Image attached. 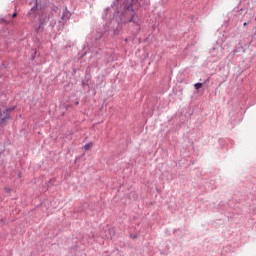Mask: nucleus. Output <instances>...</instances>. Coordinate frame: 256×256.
<instances>
[{
    "label": "nucleus",
    "instance_id": "obj_1",
    "mask_svg": "<svg viewBox=\"0 0 256 256\" xmlns=\"http://www.w3.org/2000/svg\"><path fill=\"white\" fill-rule=\"evenodd\" d=\"M135 3V0H126V3L124 4V7L126 9L125 14L130 15L131 19L128 20V23H131L133 21V17H135V11H133V5Z\"/></svg>",
    "mask_w": 256,
    "mask_h": 256
},
{
    "label": "nucleus",
    "instance_id": "obj_2",
    "mask_svg": "<svg viewBox=\"0 0 256 256\" xmlns=\"http://www.w3.org/2000/svg\"><path fill=\"white\" fill-rule=\"evenodd\" d=\"M12 110L13 108H8L4 112L0 113V123H5V121L9 119V114L11 113Z\"/></svg>",
    "mask_w": 256,
    "mask_h": 256
},
{
    "label": "nucleus",
    "instance_id": "obj_3",
    "mask_svg": "<svg viewBox=\"0 0 256 256\" xmlns=\"http://www.w3.org/2000/svg\"><path fill=\"white\" fill-rule=\"evenodd\" d=\"M207 81H209V80H206V81L204 82V84H203V83H196V84H194L195 89H196L197 91H199V89H201V88L203 87V85H205V83H207Z\"/></svg>",
    "mask_w": 256,
    "mask_h": 256
},
{
    "label": "nucleus",
    "instance_id": "obj_4",
    "mask_svg": "<svg viewBox=\"0 0 256 256\" xmlns=\"http://www.w3.org/2000/svg\"><path fill=\"white\" fill-rule=\"evenodd\" d=\"M93 147V143H88L84 146V151H89V149H91Z\"/></svg>",
    "mask_w": 256,
    "mask_h": 256
},
{
    "label": "nucleus",
    "instance_id": "obj_5",
    "mask_svg": "<svg viewBox=\"0 0 256 256\" xmlns=\"http://www.w3.org/2000/svg\"><path fill=\"white\" fill-rule=\"evenodd\" d=\"M15 17H17V13H14V14L12 15V18H13V19H15Z\"/></svg>",
    "mask_w": 256,
    "mask_h": 256
},
{
    "label": "nucleus",
    "instance_id": "obj_6",
    "mask_svg": "<svg viewBox=\"0 0 256 256\" xmlns=\"http://www.w3.org/2000/svg\"><path fill=\"white\" fill-rule=\"evenodd\" d=\"M247 25H249V22H245V23L243 24L244 27H247Z\"/></svg>",
    "mask_w": 256,
    "mask_h": 256
},
{
    "label": "nucleus",
    "instance_id": "obj_7",
    "mask_svg": "<svg viewBox=\"0 0 256 256\" xmlns=\"http://www.w3.org/2000/svg\"><path fill=\"white\" fill-rule=\"evenodd\" d=\"M65 15H67V13H65V14L62 15V19H65Z\"/></svg>",
    "mask_w": 256,
    "mask_h": 256
}]
</instances>
